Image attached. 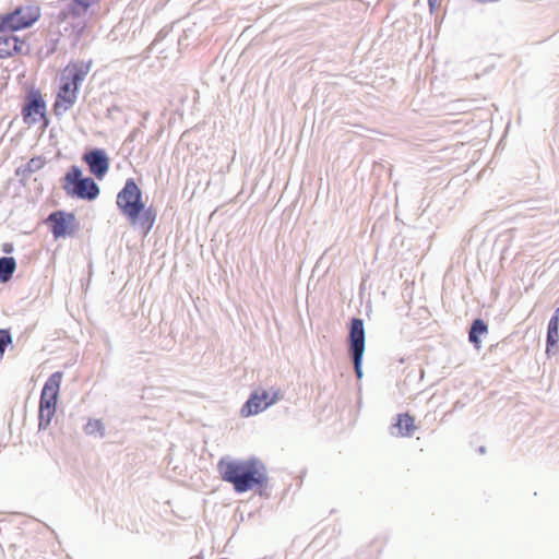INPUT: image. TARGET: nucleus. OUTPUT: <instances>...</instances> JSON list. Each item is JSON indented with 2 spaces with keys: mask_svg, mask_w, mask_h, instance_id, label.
Returning <instances> with one entry per match:
<instances>
[{
  "mask_svg": "<svg viewBox=\"0 0 559 559\" xmlns=\"http://www.w3.org/2000/svg\"><path fill=\"white\" fill-rule=\"evenodd\" d=\"M222 479L233 485L238 493H243L255 487L265 488L269 483L267 469L258 457L247 460L222 457L217 463Z\"/></svg>",
  "mask_w": 559,
  "mask_h": 559,
  "instance_id": "nucleus-1",
  "label": "nucleus"
},
{
  "mask_svg": "<svg viewBox=\"0 0 559 559\" xmlns=\"http://www.w3.org/2000/svg\"><path fill=\"white\" fill-rule=\"evenodd\" d=\"M63 189L71 198L93 201L99 195V187L91 177H83L82 169L72 165L64 176Z\"/></svg>",
  "mask_w": 559,
  "mask_h": 559,
  "instance_id": "nucleus-2",
  "label": "nucleus"
},
{
  "mask_svg": "<svg viewBox=\"0 0 559 559\" xmlns=\"http://www.w3.org/2000/svg\"><path fill=\"white\" fill-rule=\"evenodd\" d=\"M366 332L364 320L360 318H353L348 325V353L353 360L355 374L361 379L362 373V358L365 354Z\"/></svg>",
  "mask_w": 559,
  "mask_h": 559,
  "instance_id": "nucleus-3",
  "label": "nucleus"
},
{
  "mask_svg": "<svg viewBox=\"0 0 559 559\" xmlns=\"http://www.w3.org/2000/svg\"><path fill=\"white\" fill-rule=\"evenodd\" d=\"M116 202L120 212L128 217V219H134L143 212L144 203L142 201V191L134 179H127L123 188L117 194Z\"/></svg>",
  "mask_w": 559,
  "mask_h": 559,
  "instance_id": "nucleus-4",
  "label": "nucleus"
},
{
  "mask_svg": "<svg viewBox=\"0 0 559 559\" xmlns=\"http://www.w3.org/2000/svg\"><path fill=\"white\" fill-rule=\"evenodd\" d=\"M40 17V8L36 4L19 5L13 11L0 14V25L11 31L31 27Z\"/></svg>",
  "mask_w": 559,
  "mask_h": 559,
  "instance_id": "nucleus-5",
  "label": "nucleus"
},
{
  "mask_svg": "<svg viewBox=\"0 0 559 559\" xmlns=\"http://www.w3.org/2000/svg\"><path fill=\"white\" fill-rule=\"evenodd\" d=\"M22 116L26 123L35 124L40 119L47 122L46 103L38 91H32L27 94L25 104L22 108Z\"/></svg>",
  "mask_w": 559,
  "mask_h": 559,
  "instance_id": "nucleus-6",
  "label": "nucleus"
},
{
  "mask_svg": "<svg viewBox=\"0 0 559 559\" xmlns=\"http://www.w3.org/2000/svg\"><path fill=\"white\" fill-rule=\"evenodd\" d=\"M61 380H62V372H60V371L53 372L46 380V382L43 386L41 393H40V401H39L40 409L56 411Z\"/></svg>",
  "mask_w": 559,
  "mask_h": 559,
  "instance_id": "nucleus-7",
  "label": "nucleus"
},
{
  "mask_svg": "<svg viewBox=\"0 0 559 559\" xmlns=\"http://www.w3.org/2000/svg\"><path fill=\"white\" fill-rule=\"evenodd\" d=\"M83 160L88 166L90 173L99 180H102L109 170L110 159L103 148H92L85 152Z\"/></svg>",
  "mask_w": 559,
  "mask_h": 559,
  "instance_id": "nucleus-8",
  "label": "nucleus"
},
{
  "mask_svg": "<svg viewBox=\"0 0 559 559\" xmlns=\"http://www.w3.org/2000/svg\"><path fill=\"white\" fill-rule=\"evenodd\" d=\"M47 222L50 225V231L56 239L64 238L70 234V226L75 222V215L63 211H55L49 214Z\"/></svg>",
  "mask_w": 559,
  "mask_h": 559,
  "instance_id": "nucleus-9",
  "label": "nucleus"
},
{
  "mask_svg": "<svg viewBox=\"0 0 559 559\" xmlns=\"http://www.w3.org/2000/svg\"><path fill=\"white\" fill-rule=\"evenodd\" d=\"M79 88L61 81L56 102L53 104V111L57 116H62L69 110L78 99Z\"/></svg>",
  "mask_w": 559,
  "mask_h": 559,
  "instance_id": "nucleus-10",
  "label": "nucleus"
},
{
  "mask_svg": "<svg viewBox=\"0 0 559 559\" xmlns=\"http://www.w3.org/2000/svg\"><path fill=\"white\" fill-rule=\"evenodd\" d=\"M91 66L92 61H79L68 64L62 72L61 81L80 88L82 82L91 70Z\"/></svg>",
  "mask_w": 559,
  "mask_h": 559,
  "instance_id": "nucleus-11",
  "label": "nucleus"
},
{
  "mask_svg": "<svg viewBox=\"0 0 559 559\" xmlns=\"http://www.w3.org/2000/svg\"><path fill=\"white\" fill-rule=\"evenodd\" d=\"M24 40L14 34V31L0 25V58H9L20 52Z\"/></svg>",
  "mask_w": 559,
  "mask_h": 559,
  "instance_id": "nucleus-12",
  "label": "nucleus"
},
{
  "mask_svg": "<svg viewBox=\"0 0 559 559\" xmlns=\"http://www.w3.org/2000/svg\"><path fill=\"white\" fill-rule=\"evenodd\" d=\"M270 407L269 392L263 389L254 390L248 401L241 407V415L245 417L257 415Z\"/></svg>",
  "mask_w": 559,
  "mask_h": 559,
  "instance_id": "nucleus-13",
  "label": "nucleus"
},
{
  "mask_svg": "<svg viewBox=\"0 0 559 559\" xmlns=\"http://www.w3.org/2000/svg\"><path fill=\"white\" fill-rule=\"evenodd\" d=\"M416 429L414 417L408 414H399L396 421L390 427V432L395 437H409Z\"/></svg>",
  "mask_w": 559,
  "mask_h": 559,
  "instance_id": "nucleus-14",
  "label": "nucleus"
},
{
  "mask_svg": "<svg viewBox=\"0 0 559 559\" xmlns=\"http://www.w3.org/2000/svg\"><path fill=\"white\" fill-rule=\"evenodd\" d=\"M156 218V212L152 209H143V212L138 215L134 219H129L132 225H139L143 231L144 235L148 234L152 229Z\"/></svg>",
  "mask_w": 559,
  "mask_h": 559,
  "instance_id": "nucleus-15",
  "label": "nucleus"
},
{
  "mask_svg": "<svg viewBox=\"0 0 559 559\" xmlns=\"http://www.w3.org/2000/svg\"><path fill=\"white\" fill-rule=\"evenodd\" d=\"M16 269V261L13 257L0 258V283H7L11 280Z\"/></svg>",
  "mask_w": 559,
  "mask_h": 559,
  "instance_id": "nucleus-16",
  "label": "nucleus"
},
{
  "mask_svg": "<svg viewBox=\"0 0 559 559\" xmlns=\"http://www.w3.org/2000/svg\"><path fill=\"white\" fill-rule=\"evenodd\" d=\"M487 333V324L481 319H475L468 332V341L478 347L480 343L479 335Z\"/></svg>",
  "mask_w": 559,
  "mask_h": 559,
  "instance_id": "nucleus-17",
  "label": "nucleus"
},
{
  "mask_svg": "<svg viewBox=\"0 0 559 559\" xmlns=\"http://www.w3.org/2000/svg\"><path fill=\"white\" fill-rule=\"evenodd\" d=\"M86 12V9H83L80 4H76V0H71L62 9L60 16L62 20H67L69 17H80Z\"/></svg>",
  "mask_w": 559,
  "mask_h": 559,
  "instance_id": "nucleus-18",
  "label": "nucleus"
},
{
  "mask_svg": "<svg viewBox=\"0 0 559 559\" xmlns=\"http://www.w3.org/2000/svg\"><path fill=\"white\" fill-rule=\"evenodd\" d=\"M559 341V323L548 322L547 337H546V352L549 354L551 348L557 345Z\"/></svg>",
  "mask_w": 559,
  "mask_h": 559,
  "instance_id": "nucleus-19",
  "label": "nucleus"
},
{
  "mask_svg": "<svg viewBox=\"0 0 559 559\" xmlns=\"http://www.w3.org/2000/svg\"><path fill=\"white\" fill-rule=\"evenodd\" d=\"M84 430L87 435L93 436L98 433L99 437H104L105 426L100 420L93 419L88 420V423L85 425Z\"/></svg>",
  "mask_w": 559,
  "mask_h": 559,
  "instance_id": "nucleus-20",
  "label": "nucleus"
},
{
  "mask_svg": "<svg viewBox=\"0 0 559 559\" xmlns=\"http://www.w3.org/2000/svg\"><path fill=\"white\" fill-rule=\"evenodd\" d=\"M56 411L53 409H40L38 412V427L39 429H46L50 423L52 417L55 416Z\"/></svg>",
  "mask_w": 559,
  "mask_h": 559,
  "instance_id": "nucleus-21",
  "label": "nucleus"
},
{
  "mask_svg": "<svg viewBox=\"0 0 559 559\" xmlns=\"http://www.w3.org/2000/svg\"><path fill=\"white\" fill-rule=\"evenodd\" d=\"M44 165L45 160L41 157L31 158L24 168V173L34 174L40 170Z\"/></svg>",
  "mask_w": 559,
  "mask_h": 559,
  "instance_id": "nucleus-22",
  "label": "nucleus"
},
{
  "mask_svg": "<svg viewBox=\"0 0 559 559\" xmlns=\"http://www.w3.org/2000/svg\"><path fill=\"white\" fill-rule=\"evenodd\" d=\"M12 343V336L8 330L0 329V355H3L5 348Z\"/></svg>",
  "mask_w": 559,
  "mask_h": 559,
  "instance_id": "nucleus-23",
  "label": "nucleus"
},
{
  "mask_svg": "<svg viewBox=\"0 0 559 559\" xmlns=\"http://www.w3.org/2000/svg\"><path fill=\"white\" fill-rule=\"evenodd\" d=\"M282 399V394L280 390L273 391L272 395L269 393V403L270 406L277 403Z\"/></svg>",
  "mask_w": 559,
  "mask_h": 559,
  "instance_id": "nucleus-24",
  "label": "nucleus"
},
{
  "mask_svg": "<svg viewBox=\"0 0 559 559\" xmlns=\"http://www.w3.org/2000/svg\"><path fill=\"white\" fill-rule=\"evenodd\" d=\"M99 0H76V4H80L83 9L88 10L93 4L97 3Z\"/></svg>",
  "mask_w": 559,
  "mask_h": 559,
  "instance_id": "nucleus-25",
  "label": "nucleus"
},
{
  "mask_svg": "<svg viewBox=\"0 0 559 559\" xmlns=\"http://www.w3.org/2000/svg\"><path fill=\"white\" fill-rule=\"evenodd\" d=\"M140 130L139 129H134L127 138V142H132L136 139L138 134H139Z\"/></svg>",
  "mask_w": 559,
  "mask_h": 559,
  "instance_id": "nucleus-26",
  "label": "nucleus"
},
{
  "mask_svg": "<svg viewBox=\"0 0 559 559\" xmlns=\"http://www.w3.org/2000/svg\"><path fill=\"white\" fill-rule=\"evenodd\" d=\"M550 322L559 323V307L555 309L552 317L549 320Z\"/></svg>",
  "mask_w": 559,
  "mask_h": 559,
  "instance_id": "nucleus-27",
  "label": "nucleus"
},
{
  "mask_svg": "<svg viewBox=\"0 0 559 559\" xmlns=\"http://www.w3.org/2000/svg\"><path fill=\"white\" fill-rule=\"evenodd\" d=\"M3 251L7 252V253L11 252L12 251V245L5 243L4 248H3Z\"/></svg>",
  "mask_w": 559,
  "mask_h": 559,
  "instance_id": "nucleus-28",
  "label": "nucleus"
},
{
  "mask_svg": "<svg viewBox=\"0 0 559 559\" xmlns=\"http://www.w3.org/2000/svg\"><path fill=\"white\" fill-rule=\"evenodd\" d=\"M437 0H428L429 7L432 10L435 8Z\"/></svg>",
  "mask_w": 559,
  "mask_h": 559,
  "instance_id": "nucleus-29",
  "label": "nucleus"
},
{
  "mask_svg": "<svg viewBox=\"0 0 559 559\" xmlns=\"http://www.w3.org/2000/svg\"><path fill=\"white\" fill-rule=\"evenodd\" d=\"M478 451L479 453H485V447H480Z\"/></svg>",
  "mask_w": 559,
  "mask_h": 559,
  "instance_id": "nucleus-30",
  "label": "nucleus"
},
{
  "mask_svg": "<svg viewBox=\"0 0 559 559\" xmlns=\"http://www.w3.org/2000/svg\"><path fill=\"white\" fill-rule=\"evenodd\" d=\"M147 118H148V112H145V114L143 115V119H144V120H146Z\"/></svg>",
  "mask_w": 559,
  "mask_h": 559,
  "instance_id": "nucleus-31",
  "label": "nucleus"
}]
</instances>
